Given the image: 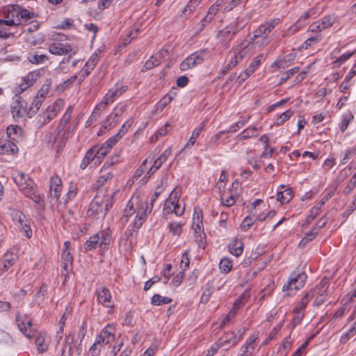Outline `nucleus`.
<instances>
[{
	"instance_id": "obj_20",
	"label": "nucleus",
	"mask_w": 356,
	"mask_h": 356,
	"mask_svg": "<svg viewBox=\"0 0 356 356\" xmlns=\"http://www.w3.org/2000/svg\"><path fill=\"white\" fill-rule=\"evenodd\" d=\"M254 40H252V37L250 39L243 40L240 44H238L235 49L234 55L238 60H242L250 50L254 47Z\"/></svg>"
},
{
	"instance_id": "obj_22",
	"label": "nucleus",
	"mask_w": 356,
	"mask_h": 356,
	"mask_svg": "<svg viewBox=\"0 0 356 356\" xmlns=\"http://www.w3.org/2000/svg\"><path fill=\"white\" fill-rule=\"evenodd\" d=\"M49 190L50 195L58 200L63 190L62 180L58 175H54L50 178Z\"/></svg>"
},
{
	"instance_id": "obj_6",
	"label": "nucleus",
	"mask_w": 356,
	"mask_h": 356,
	"mask_svg": "<svg viewBox=\"0 0 356 356\" xmlns=\"http://www.w3.org/2000/svg\"><path fill=\"white\" fill-rule=\"evenodd\" d=\"M73 109V106H69L62 116L61 119L60 120V122L56 129H55L54 133H48L45 136L46 141H47L49 144H51V146L56 147L57 149V145H58V142L60 139L62 134L63 133V131L72 118Z\"/></svg>"
},
{
	"instance_id": "obj_5",
	"label": "nucleus",
	"mask_w": 356,
	"mask_h": 356,
	"mask_svg": "<svg viewBox=\"0 0 356 356\" xmlns=\"http://www.w3.org/2000/svg\"><path fill=\"white\" fill-rule=\"evenodd\" d=\"M112 240V231L109 227L102 229L91 236L85 243L86 251L95 250L97 248L108 250Z\"/></svg>"
},
{
	"instance_id": "obj_47",
	"label": "nucleus",
	"mask_w": 356,
	"mask_h": 356,
	"mask_svg": "<svg viewBox=\"0 0 356 356\" xmlns=\"http://www.w3.org/2000/svg\"><path fill=\"white\" fill-rule=\"evenodd\" d=\"M35 17V14L29 10L22 8L19 6V25L22 22H26L29 19L33 18Z\"/></svg>"
},
{
	"instance_id": "obj_32",
	"label": "nucleus",
	"mask_w": 356,
	"mask_h": 356,
	"mask_svg": "<svg viewBox=\"0 0 356 356\" xmlns=\"http://www.w3.org/2000/svg\"><path fill=\"white\" fill-rule=\"evenodd\" d=\"M228 248L232 254L239 257L243 251V243L241 239L234 238L229 243Z\"/></svg>"
},
{
	"instance_id": "obj_55",
	"label": "nucleus",
	"mask_w": 356,
	"mask_h": 356,
	"mask_svg": "<svg viewBox=\"0 0 356 356\" xmlns=\"http://www.w3.org/2000/svg\"><path fill=\"white\" fill-rule=\"evenodd\" d=\"M250 116L243 117L240 120H238L235 124H232L229 130H227V134L230 132H236L239 129L242 128L249 120Z\"/></svg>"
},
{
	"instance_id": "obj_28",
	"label": "nucleus",
	"mask_w": 356,
	"mask_h": 356,
	"mask_svg": "<svg viewBox=\"0 0 356 356\" xmlns=\"http://www.w3.org/2000/svg\"><path fill=\"white\" fill-rule=\"evenodd\" d=\"M348 322L353 321L349 329L340 337V342L346 343L349 339L356 335V315L353 316V312L347 319Z\"/></svg>"
},
{
	"instance_id": "obj_56",
	"label": "nucleus",
	"mask_w": 356,
	"mask_h": 356,
	"mask_svg": "<svg viewBox=\"0 0 356 356\" xmlns=\"http://www.w3.org/2000/svg\"><path fill=\"white\" fill-rule=\"evenodd\" d=\"M183 224L181 222H171L168 225L169 230L172 235L179 236L182 231Z\"/></svg>"
},
{
	"instance_id": "obj_1",
	"label": "nucleus",
	"mask_w": 356,
	"mask_h": 356,
	"mask_svg": "<svg viewBox=\"0 0 356 356\" xmlns=\"http://www.w3.org/2000/svg\"><path fill=\"white\" fill-rule=\"evenodd\" d=\"M163 191L162 186L156 187L154 195L151 197L150 202L147 203L145 200L140 198L138 195L133 196L127 202V207L124 210V217L128 220V218L136 213V218L132 222V230L134 232L143 225L146 220L147 213H151L153 204L157 197Z\"/></svg>"
},
{
	"instance_id": "obj_46",
	"label": "nucleus",
	"mask_w": 356,
	"mask_h": 356,
	"mask_svg": "<svg viewBox=\"0 0 356 356\" xmlns=\"http://www.w3.org/2000/svg\"><path fill=\"white\" fill-rule=\"evenodd\" d=\"M42 99H40L38 97H35L29 106V109L28 110V116L29 118H31L34 114L37 113L42 105Z\"/></svg>"
},
{
	"instance_id": "obj_17",
	"label": "nucleus",
	"mask_w": 356,
	"mask_h": 356,
	"mask_svg": "<svg viewBox=\"0 0 356 356\" xmlns=\"http://www.w3.org/2000/svg\"><path fill=\"white\" fill-rule=\"evenodd\" d=\"M95 294L98 303L110 309L114 307V302L108 289L105 286L98 287L96 289Z\"/></svg>"
},
{
	"instance_id": "obj_3",
	"label": "nucleus",
	"mask_w": 356,
	"mask_h": 356,
	"mask_svg": "<svg viewBox=\"0 0 356 356\" xmlns=\"http://www.w3.org/2000/svg\"><path fill=\"white\" fill-rule=\"evenodd\" d=\"M12 177L20 191L26 197L32 200L35 203H40L42 197L38 193L37 186L28 175L21 171L16 170L13 173Z\"/></svg>"
},
{
	"instance_id": "obj_2",
	"label": "nucleus",
	"mask_w": 356,
	"mask_h": 356,
	"mask_svg": "<svg viewBox=\"0 0 356 356\" xmlns=\"http://www.w3.org/2000/svg\"><path fill=\"white\" fill-rule=\"evenodd\" d=\"M16 321L20 332L28 339H35V343L39 353H45L51 341L47 333L38 331L33 327L31 318L27 315L16 314Z\"/></svg>"
},
{
	"instance_id": "obj_23",
	"label": "nucleus",
	"mask_w": 356,
	"mask_h": 356,
	"mask_svg": "<svg viewBox=\"0 0 356 356\" xmlns=\"http://www.w3.org/2000/svg\"><path fill=\"white\" fill-rule=\"evenodd\" d=\"M126 111V106H122L119 108H115L114 111L108 115L106 123L104 126L105 129H112L115 127L119 122V117Z\"/></svg>"
},
{
	"instance_id": "obj_45",
	"label": "nucleus",
	"mask_w": 356,
	"mask_h": 356,
	"mask_svg": "<svg viewBox=\"0 0 356 356\" xmlns=\"http://www.w3.org/2000/svg\"><path fill=\"white\" fill-rule=\"evenodd\" d=\"M337 17L334 15H330L323 17L319 21L322 26V28L325 30L327 29L330 28L333 24L337 22Z\"/></svg>"
},
{
	"instance_id": "obj_30",
	"label": "nucleus",
	"mask_w": 356,
	"mask_h": 356,
	"mask_svg": "<svg viewBox=\"0 0 356 356\" xmlns=\"http://www.w3.org/2000/svg\"><path fill=\"white\" fill-rule=\"evenodd\" d=\"M17 256L12 253H6L0 263V274L8 270L15 262Z\"/></svg>"
},
{
	"instance_id": "obj_54",
	"label": "nucleus",
	"mask_w": 356,
	"mask_h": 356,
	"mask_svg": "<svg viewBox=\"0 0 356 356\" xmlns=\"http://www.w3.org/2000/svg\"><path fill=\"white\" fill-rule=\"evenodd\" d=\"M293 111L291 109H289L285 112L282 113L281 115H279V117L276 120L275 124L276 126L282 125V124H284V122L288 120L293 115Z\"/></svg>"
},
{
	"instance_id": "obj_40",
	"label": "nucleus",
	"mask_w": 356,
	"mask_h": 356,
	"mask_svg": "<svg viewBox=\"0 0 356 356\" xmlns=\"http://www.w3.org/2000/svg\"><path fill=\"white\" fill-rule=\"evenodd\" d=\"M354 115H353L351 111H347L342 115V120L341 123L339 124V129L341 132H344L349 124L353 120Z\"/></svg>"
},
{
	"instance_id": "obj_36",
	"label": "nucleus",
	"mask_w": 356,
	"mask_h": 356,
	"mask_svg": "<svg viewBox=\"0 0 356 356\" xmlns=\"http://www.w3.org/2000/svg\"><path fill=\"white\" fill-rule=\"evenodd\" d=\"M258 128L256 126H252L244 129L240 134L236 136V138L239 140H246L251 138H255L257 136V131Z\"/></svg>"
},
{
	"instance_id": "obj_9",
	"label": "nucleus",
	"mask_w": 356,
	"mask_h": 356,
	"mask_svg": "<svg viewBox=\"0 0 356 356\" xmlns=\"http://www.w3.org/2000/svg\"><path fill=\"white\" fill-rule=\"evenodd\" d=\"M65 102L62 99H58L51 105L49 106L46 111L39 117L38 123L43 126L54 119L59 111L63 108Z\"/></svg>"
},
{
	"instance_id": "obj_50",
	"label": "nucleus",
	"mask_w": 356,
	"mask_h": 356,
	"mask_svg": "<svg viewBox=\"0 0 356 356\" xmlns=\"http://www.w3.org/2000/svg\"><path fill=\"white\" fill-rule=\"evenodd\" d=\"M293 57L291 54H289L281 60H275L272 64V67L277 66V67H279L280 69H285L286 67H287L289 65V64H290L291 61L293 60Z\"/></svg>"
},
{
	"instance_id": "obj_13",
	"label": "nucleus",
	"mask_w": 356,
	"mask_h": 356,
	"mask_svg": "<svg viewBox=\"0 0 356 356\" xmlns=\"http://www.w3.org/2000/svg\"><path fill=\"white\" fill-rule=\"evenodd\" d=\"M118 156H116L111 159V161L106 162L102 166L100 175L96 181L95 186L97 188L103 186L108 181L111 180L113 177V173L111 170H108V169L113 165L115 163L118 161Z\"/></svg>"
},
{
	"instance_id": "obj_43",
	"label": "nucleus",
	"mask_w": 356,
	"mask_h": 356,
	"mask_svg": "<svg viewBox=\"0 0 356 356\" xmlns=\"http://www.w3.org/2000/svg\"><path fill=\"white\" fill-rule=\"evenodd\" d=\"M92 147L94 149L95 153L97 154V159L100 160V162L110 151V148H108L104 143L101 146L94 145Z\"/></svg>"
},
{
	"instance_id": "obj_39",
	"label": "nucleus",
	"mask_w": 356,
	"mask_h": 356,
	"mask_svg": "<svg viewBox=\"0 0 356 356\" xmlns=\"http://www.w3.org/2000/svg\"><path fill=\"white\" fill-rule=\"evenodd\" d=\"M74 341V335L68 334L65 338V343L62 349L60 356H71L72 355V343Z\"/></svg>"
},
{
	"instance_id": "obj_21",
	"label": "nucleus",
	"mask_w": 356,
	"mask_h": 356,
	"mask_svg": "<svg viewBox=\"0 0 356 356\" xmlns=\"http://www.w3.org/2000/svg\"><path fill=\"white\" fill-rule=\"evenodd\" d=\"M179 198L180 193L176 189H174L168 197V199H171L172 201L171 206L172 207L173 213H175L177 216H181L185 211V206L184 204H181Z\"/></svg>"
},
{
	"instance_id": "obj_11",
	"label": "nucleus",
	"mask_w": 356,
	"mask_h": 356,
	"mask_svg": "<svg viewBox=\"0 0 356 356\" xmlns=\"http://www.w3.org/2000/svg\"><path fill=\"white\" fill-rule=\"evenodd\" d=\"M316 14V9L310 8L308 10L305 11L294 23L291 25L286 31H285L282 37L285 38L289 36V35H292L298 32L301 28L304 27L307 24V20L314 15Z\"/></svg>"
},
{
	"instance_id": "obj_34",
	"label": "nucleus",
	"mask_w": 356,
	"mask_h": 356,
	"mask_svg": "<svg viewBox=\"0 0 356 356\" xmlns=\"http://www.w3.org/2000/svg\"><path fill=\"white\" fill-rule=\"evenodd\" d=\"M204 123H202L198 127H195L193 132L191 138H189L188 143L185 145L184 148L181 149L183 152L184 149L189 148L195 145L196 143L197 138L199 137L200 134L204 131Z\"/></svg>"
},
{
	"instance_id": "obj_37",
	"label": "nucleus",
	"mask_w": 356,
	"mask_h": 356,
	"mask_svg": "<svg viewBox=\"0 0 356 356\" xmlns=\"http://www.w3.org/2000/svg\"><path fill=\"white\" fill-rule=\"evenodd\" d=\"M293 197V191L291 188H287L277 194V200L282 204L288 203Z\"/></svg>"
},
{
	"instance_id": "obj_51",
	"label": "nucleus",
	"mask_w": 356,
	"mask_h": 356,
	"mask_svg": "<svg viewBox=\"0 0 356 356\" xmlns=\"http://www.w3.org/2000/svg\"><path fill=\"white\" fill-rule=\"evenodd\" d=\"M219 268L221 272L227 274L232 268V261L230 259L225 257L222 258L219 263Z\"/></svg>"
},
{
	"instance_id": "obj_15",
	"label": "nucleus",
	"mask_w": 356,
	"mask_h": 356,
	"mask_svg": "<svg viewBox=\"0 0 356 356\" xmlns=\"http://www.w3.org/2000/svg\"><path fill=\"white\" fill-rule=\"evenodd\" d=\"M238 186V182L237 181H234L232 184V188L234 189L224 190L223 192L220 194V200L222 204L227 207H230L234 204L236 202V197L238 196L239 192L237 188Z\"/></svg>"
},
{
	"instance_id": "obj_29",
	"label": "nucleus",
	"mask_w": 356,
	"mask_h": 356,
	"mask_svg": "<svg viewBox=\"0 0 356 356\" xmlns=\"http://www.w3.org/2000/svg\"><path fill=\"white\" fill-rule=\"evenodd\" d=\"M94 162L95 165H99L100 160L97 157V154L95 153L94 149L91 147L85 154L84 157L80 164V168L84 170L87 166L92 162Z\"/></svg>"
},
{
	"instance_id": "obj_41",
	"label": "nucleus",
	"mask_w": 356,
	"mask_h": 356,
	"mask_svg": "<svg viewBox=\"0 0 356 356\" xmlns=\"http://www.w3.org/2000/svg\"><path fill=\"white\" fill-rule=\"evenodd\" d=\"M202 0H190L181 11V17H186L190 15Z\"/></svg>"
},
{
	"instance_id": "obj_53",
	"label": "nucleus",
	"mask_w": 356,
	"mask_h": 356,
	"mask_svg": "<svg viewBox=\"0 0 356 356\" xmlns=\"http://www.w3.org/2000/svg\"><path fill=\"white\" fill-rule=\"evenodd\" d=\"M250 298V294L248 291H245L240 296L235 300L234 304V308L236 309H238L241 307H242L248 299Z\"/></svg>"
},
{
	"instance_id": "obj_38",
	"label": "nucleus",
	"mask_w": 356,
	"mask_h": 356,
	"mask_svg": "<svg viewBox=\"0 0 356 356\" xmlns=\"http://www.w3.org/2000/svg\"><path fill=\"white\" fill-rule=\"evenodd\" d=\"M238 30L235 26L229 25L218 31L217 37L221 40H225L231 34L234 35L238 33Z\"/></svg>"
},
{
	"instance_id": "obj_61",
	"label": "nucleus",
	"mask_w": 356,
	"mask_h": 356,
	"mask_svg": "<svg viewBox=\"0 0 356 356\" xmlns=\"http://www.w3.org/2000/svg\"><path fill=\"white\" fill-rule=\"evenodd\" d=\"M39 77V73L33 71L29 72L26 76L23 77L22 79L26 82L28 86L30 87L36 81L38 78Z\"/></svg>"
},
{
	"instance_id": "obj_44",
	"label": "nucleus",
	"mask_w": 356,
	"mask_h": 356,
	"mask_svg": "<svg viewBox=\"0 0 356 356\" xmlns=\"http://www.w3.org/2000/svg\"><path fill=\"white\" fill-rule=\"evenodd\" d=\"M312 298L310 293H306L293 309L296 313H302Z\"/></svg>"
},
{
	"instance_id": "obj_42",
	"label": "nucleus",
	"mask_w": 356,
	"mask_h": 356,
	"mask_svg": "<svg viewBox=\"0 0 356 356\" xmlns=\"http://www.w3.org/2000/svg\"><path fill=\"white\" fill-rule=\"evenodd\" d=\"M322 40L321 34H316L314 36H312L307 38L301 45V48L302 49H307L310 47H312L318 42H320Z\"/></svg>"
},
{
	"instance_id": "obj_25",
	"label": "nucleus",
	"mask_w": 356,
	"mask_h": 356,
	"mask_svg": "<svg viewBox=\"0 0 356 356\" xmlns=\"http://www.w3.org/2000/svg\"><path fill=\"white\" fill-rule=\"evenodd\" d=\"M82 118L81 115H78L72 122V124L70 125L65 131H64L62 134V136L60 137V139L58 142V152L66 144V142L69 138L70 134L72 133L74 130L76 128V126L80 122V120Z\"/></svg>"
},
{
	"instance_id": "obj_19",
	"label": "nucleus",
	"mask_w": 356,
	"mask_h": 356,
	"mask_svg": "<svg viewBox=\"0 0 356 356\" xmlns=\"http://www.w3.org/2000/svg\"><path fill=\"white\" fill-rule=\"evenodd\" d=\"M11 113L14 118H23L28 115L26 102L21 97H16L11 105Z\"/></svg>"
},
{
	"instance_id": "obj_27",
	"label": "nucleus",
	"mask_w": 356,
	"mask_h": 356,
	"mask_svg": "<svg viewBox=\"0 0 356 356\" xmlns=\"http://www.w3.org/2000/svg\"><path fill=\"white\" fill-rule=\"evenodd\" d=\"M18 152V147L15 142L10 140L0 138V154H15Z\"/></svg>"
},
{
	"instance_id": "obj_63",
	"label": "nucleus",
	"mask_w": 356,
	"mask_h": 356,
	"mask_svg": "<svg viewBox=\"0 0 356 356\" xmlns=\"http://www.w3.org/2000/svg\"><path fill=\"white\" fill-rule=\"evenodd\" d=\"M321 213V207L314 206L313 207L309 215L307 216L305 225H309L316 216H318Z\"/></svg>"
},
{
	"instance_id": "obj_64",
	"label": "nucleus",
	"mask_w": 356,
	"mask_h": 356,
	"mask_svg": "<svg viewBox=\"0 0 356 356\" xmlns=\"http://www.w3.org/2000/svg\"><path fill=\"white\" fill-rule=\"evenodd\" d=\"M316 235V232L313 230L308 232L299 243V248H303L309 242L312 241Z\"/></svg>"
},
{
	"instance_id": "obj_16",
	"label": "nucleus",
	"mask_w": 356,
	"mask_h": 356,
	"mask_svg": "<svg viewBox=\"0 0 356 356\" xmlns=\"http://www.w3.org/2000/svg\"><path fill=\"white\" fill-rule=\"evenodd\" d=\"M307 275L305 273H298L295 275L293 273L292 276L289 277L287 284H284L282 287V290L289 291L294 290L298 291L302 288L307 280Z\"/></svg>"
},
{
	"instance_id": "obj_8",
	"label": "nucleus",
	"mask_w": 356,
	"mask_h": 356,
	"mask_svg": "<svg viewBox=\"0 0 356 356\" xmlns=\"http://www.w3.org/2000/svg\"><path fill=\"white\" fill-rule=\"evenodd\" d=\"M209 57V53L207 49H203L197 51L192 54L189 55L180 64V69L182 71H186L200 65Z\"/></svg>"
},
{
	"instance_id": "obj_57",
	"label": "nucleus",
	"mask_w": 356,
	"mask_h": 356,
	"mask_svg": "<svg viewBox=\"0 0 356 356\" xmlns=\"http://www.w3.org/2000/svg\"><path fill=\"white\" fill-rule=\"evenodd\" d=\"M106 108L100 103H98L93 109V111L90 115L88 122L92 123V122L95 121L97 118L101 115L102 112Z\"/></svg>"
},
{
	"instance_id": "obj_18",
	"label": "nucleus",
	"mask_w": 356,
	"mask_h": 356,
	"mask_svg": "<svg viewBox=\"0 0 356 356\" xmlns=\"http://www.w3.org/2000/svg\"><path fill=\"white\" fill-rule=\"evenodd\" d=\"M49 51L54 55L62 56L65 54H69V56L66 61L67 62L69 59L76 54V51H74L70 45L64 44L59 42L52 43L49 47Z\"/></svg>"
},
{
	"instance_id": "obj_33",
	"label": "nucleus",
	"mask_w": 356,
	"mask_h": 356,
	"mask_svg": "<svg viewBox=\"0 0 356 356\" xmlns=\"http://www.w3.org/2000/svg\"><path fill=\"white\" fill-rule=\"evenodd\" d=\"M6 18L13 19L17 22V24L19 25V6L8 5L4 10Z\"/></svg>"
},
{
	"instance_id": "obj_60",
	"label": "nucleus",
	"mask_w": 356,
	"mask_h": 356,
	"mask_svg": "<svg viewBox=\"0 0 356 356\" xmlns=\"http://www.w3.org/2000/svg\"><path fill=\"white\" fill-rule=\"evenodd\" d=\"M226 134H227V130H223V131H220L218 132L217 134H214L209 139L207 146L209 147H214L217 144V142L218 140H220L222 138V136Z\"/></svg>"
},
{
	"instance_id": "obj_31",
	"label": "nucleus",
	"mask_w": 356,
	"mask_h": 356,
	"mask_svg": "<svg viewBox=\"0 0 356 356\" xmlns=\"http://www.w3.org/2000/svg\"><path fill=\"white\" fill-rule=\"evenodd\" d=\"M258 337L256 335H252L246 340L245 346L243 347L241 356H250L255 349L256 341Z\"/></svg>"
},
{
	"instance_id": "obj_4",
	"label": "nucleus",
	"mask_w": 356,
	"mask_h": 356,
	"mask_svg": "<svg viewBox=\"0 0 356 356\" xmlns=\"http://www.w3.org/2000/svg\"><path fill=\"white\" fill-rule=\"evenodd\" d=\"M112 197L105 192L97 193L90 204L87 213L88 216L96 214L104 217L106 211L112 207Z\"/></svg>"
},
{
	"instance_id": "obj_48",
	"label": "nucleus",
	"mask_w": 356,
	"mask_h": 356,
	"mask_svg": "<svg viewBox=\"0 0 356 356\" xmlns=\"http://www.w3.org/2000/svg\"><path fill=\"white\" fill-rule=\"evenodd\" d=\"M161 63V59H159L155 55L152 56L143 66L142 70H149L156 66H158Z\"/></svg>"
},
{
	"instance_id": "obj_35",
	"label": "nucleus",
	"mask_w": 356,
	"mask_h": 356,
	"mask_svg": "<svg viewBox=\"0 0 356 356\" xmlns=\"http://www.w3.org/2000/svg\"><path fill=\"white\" fill-rule=\"evenodd\" d=\"M245 331H246L245 328L242 327V328L239 329L238 330L237 333H236V334L234 332L227 334L226 335L225 342H227L228 343H231L232 346L236 345L238 341H240L242 339Z\"/></svg>"
},
{
	"instance_id": "obj_12",
	"label": "nucleus",
	"mask_w": 356,
	"mask_h": 356,
	"mask_svg": "<svg viewBox=\"0 0 356 356\" xmlns=\"http://www.w3.org/2000/svg\"><path fill=\"white\" fill-rule=\"evenodd\" d=\"M10 215L18 228L24 232L26 236L30 238L32 235V231L26 216L22 211L17 210H13Z\"/></svg>"
},
{
	"instance_id": "obj_49",
	"label": "nucleus",
	"mask_w": 356,
	"mask_h": 356,
	"mask_svg": "<svg viewBox=\"0 0 356 356\" xmlns=\"http://www.w3.org/2000/svg\"><path fill=\"white\" fill-rule=\"evenodd\" d=\"M172 302V299L168 297L161 296L159 294H154L151 299V303L153 305H166Z\"/></svg>"
},
{
	"instance_id": "obj_62",
	"label": "nucleus",
	"mask_w": 356,
	"mask_h": 356,
	"mask_svg": "<svg viewBox=\"0 0 356 356\" xmlns=\"http://www.w3.org/2000/svg\"><path fill=\"white\" fill-rule=\"evenodd\" d=\"M50 88H51V81L49 80H47L45 81V83L40 88L36 97H38L40 99L43 100L45 95L49 92Z\"/></svg>"
},
{
	"instance_id": "obj_24",
	"label": "nucleus",
	"mask_w": 356,
	"mask_h": 356,
	"mask_svg": "<svg viewBox=\"0 0 356 356\" xmlns=\"http://www.w3.org/2000/svg\"><path fill=\"white\" fill-rule=\"evenodd\" d=\"M115 328L113 325L108 324L100 332L97 337L102 344H107L115 339Z\"/></svg>"
},
{
	"instance_id": "obj_59",
	"label": "nucleus",
	"mask_w": 356,
	"mask_h": 356,
	"mask_svg": "<svg viewBox=\"0 0 356 356\" xmlns=\"http://www.w3.org/2000/svg\"><path fill=\"white\" fill-rule=\"evenodd\" d=\"M353 54L354 51L347 52L342 54L340 57L332 62L333 66L334 67H340L343 63L348 60L353 55Z\"/></svg>"
},
{
	"instance_id": "obj_58",
	"label": "nucleus",
	"mask_w": 356,
	"mask_h": 356,
	"mask_svg": "<svg viewBox=\"0 0 356 356\" xmlns=\"http://www.w3.org/2000/svg\"><path fill=\"white\" fill-rule=\"evenodd\" d=\"M356 154V147H352L350 149H348L343 152V154L341 155L340 162L342 164H346L348 162V161L353 158Z\"/></svg>"
},
{
	"instance_id": "obj_26",
	"label": "nucleus",
	"mask_w": 356,
	"mask_h": 356,
	"mask_svg": "<svg viewBox=\"0 0 356 356\" xmlns=\"http://www.w3.org/2000/svg\"><path fill=\"white\" fill-rule=\"evenodd\" d=\"M6 133L8 138L13 142H19L24 138V131L18 125H10L7 127Z\"/></svg>"
},
{
	"instance_id": "obj_7",
	"label": "nucleus",
	"mask_w": 356,
	"mask_h": 356,
	"mask_svg": "<svg viewBox=\"0 0 356 356\" xmlns=\"http://www.w3.org/2000/svg\"><path fill=\"white\" fill-rule=\"evenodd\" d=\"M127 90L128 86L122 81H119L108 90L99 103L106 108L108 105L116 101Z\"/></svg>"
},
{
	"instance_id": "obj_52",
	"label": "nucleus",
	"mask_w": 356,
	"mask_h": 356,
	"mask_svg": "<svg viewBox=\"0 0 356 356\" xmlns=\"http://www.w3.org/2000/svg\"><path fill=\"white\" fill-rule=\"evenodd\" d=\"M28 59L30 63H31L33 64L38 65V64H41V63H43L44 62H45L48 59V57L44 54H29Z\"/></svg>"
},
{
	"instance_id": "obj_14",
	"label": "nucleus",
	"mask_w": 356,
	"mask_h": 356,
	"mask_svg": "<svg viewBox=\"0 0 356 356\" xmlns=\"http://www.w3.org/2000/svg\"><path fill=\"white\" fill-rule=\"evenodd\" d=\"M70 243L65 241L61 253V268L63 275L66 276L72 270L73 257L69 250Z\"/></svg>"
},
{
	"instance_id": "obj_10",
	"label": "nucleus",
	"mask_w": 356,
	"mask_h": 356,
	"mask_svg": "<svg viewBox=\"0 0 356 356\" xmlns=\"http://www.w3.org/2000/svg\"><path fill=\"white\" fill-rule=\"evenodd\" d=\"M281 22L280 18L271 19L264 24H261L256 30L254 31L252 36V40L255 41L260 38V37H268L270 33L275 29V27Z\"/></svg>"
}]
</instances>
